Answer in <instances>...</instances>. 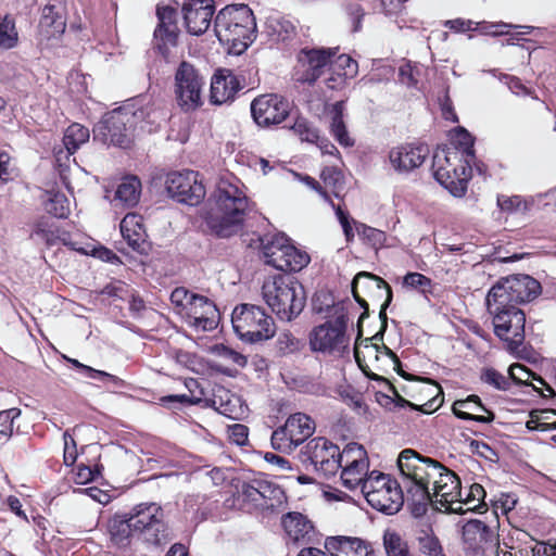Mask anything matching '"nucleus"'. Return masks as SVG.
<instances>
[{"label": "nucleus", "mask_w": 556, "mask_h": 556, "mask_svg": "<svg viewBox=\"0 0 556 556\" xmlns=\"http://www.w3.org/2000/svg\"><path fill=\"white\" fill-rule=\"evenodd\" d=\"M315 431L314 420L306 414L295 413L271 434V446L280 452H292Z\"/></svg>", "instance_id": "nucleus-14"}, {"label": "nucleus", "mask_w": 556, "mask_h": 556, "mask_svg": "<svg viewBox=\"0 0 556 556\" xmlns=\"http://www.w3.org/2000/svg\"><path fill=\"white\" fill-rule=\"evenodd\" d=\"M433 492H429V498L422 501L416 492L409 493L414 501L412 509L413 515L419 517L426 511V504L429 502L434 510L450 514L452 513V486L448 483H442L441 480H434Z\"/></svg>", "instance_id": "nucleus-28"}, {"label": "nucleus", "mask_w": 556, "mask_h": 556, "mask_svg": "<svg viewBox=\"0 0 556 556\" xmlns=\"http://www.w3.org/2000/svg\"><path fill=\"white\" fill-rule=\"evenodd\" d=\"M403 287L426 293L431 287V280L420 273H408L403 278Z\"/></svg>", "instance_id": "nucleus-57"}, {"label": "nucleus", "mask_w": 556, "mask_h": 556, "mask_svg": "<svg viewBox=\"0 0 556 556\" xmlns=\"http://www.w3.org/2000/svg\"><path fill=\"white\" fill-rule=\"evenodd\" d=\"M256 485L261 497L257 509H275L286 502L285 492L279 485L264 479H261L260 484Z\"/></svg>", "instance_id": "nucleus-37"}, {"label": "nucleus", "mask_w": 556, "mask_h": 556, "mask_svg": "<svg viewBox=\"0 0 556 556\" xmlns=\"http://www.w3.org/2000/svg\"><path fill=\"white\" fill-rule=\"evenodd\" d=\"M21 415L18 408L0 412V442L8 441L13 433V422Z\"/></svg>", "instance_id": "nucleus-51"}, {"label": "nucleus", "mask_w": 556, "mask_h": 556, "mask_svg": "<svg viewBox=\"0 0 556 556\" xmlns=\"http://www.w3.org/2000/svg\"><path fill=\"white\" fill-rule=\"evenodd\" d=\"M355 230L357 235L368 244L374 248L382 247L386 241V235L383 231L367 226L363 223H355Z\"/></svg>", "instance_id": "nucleus-47"}, {"label": "nucleus", "mask_w": 556, "mask_h": 556, "mask_svg": "<svg viewBox=\"0 0 556 556\" xmlns=\"http://www.w3.org/2000/svg\"><path fill=\"white\" fill-rule=\"evenodd\" d=\"M341 178V173L334 167H325L320 174V179L327 188L336 189Z\"/></svg>", "instance_id": "nucleus-64"}, {"label": "nucleus", "mask_w": 556, "mask_h": 556, "mask_svg": "<svg viewBox=\"0 0 556 556\" xmlns=\"http://www.w3.org/2000/svg\"><path fill=\"white\" fill-rule=\"evenodd\" d=\"M513 28H522L525 31L518 33L514 35L510 39H508V45L510 46L507 55L511 59L517 60L516 66H526L530 64L532 59L540 56L544 51L541 48L533 49L532 51L523 45L515 43L513 40H520L521 35L529 34L530 26H517L509 23L504 22H478L475 26L476 31L481 35L489 36H503L508 35L510 29Z\"/></svg>", "instance_id": "nucleus-15"}, {"label": "nucleus", "mask_w": 556, "mask_h": 556, "mask_svg": "<svg viewBox=\"0 0 556 556\" xmlns=\"http://www.w3.org/2000/svg\"><path fill=\"white\" fill-rule=\"evenodd\" d=\"M46 210L54 217L65 218L70 214V202L63 193H52L46 203Z\"/></svg>", "instance_id": "nucleus-46"}, {"label": "nucleus", "mask_w": 556, "mask_h": 556, "mask_svg": "<svg viewBox=\"0 0 556 556\" xmlns=\"http://www.w3.org/2000/svg\"><path fill=\"white\" fill-rule=\"evenodd\" d=\"M348 316L344 307L336 308V318L315 327L309 333V345L315 352L333 353L344 350L348 345L345 334Z\"/></svg>", "instance_id": "nucleus-13"}, {"label": "nucleus", "mask_w": 556, "mask_h": 556, "mask_svg": "<svg viewBox=\"0 0 556 556\" xmlns=\"http://www.w3.org/2000/svg\"><path fill=\"white\" fill-rule=\"evenodd\" d=\"M89 137L90 132L87 127L78 123L70 125L63 136V143L67 154L71 155L75 153L80 148V146L89 140Z\"/></svg>", "instance_id": "nucleus-44"}, {"label": "nucleus", "mask_w": 556, "mask_h": 556, "mask_svg": "<svg viewBox=\"0 0 556 556\" xmlns=\"http://www.w3.org/2000/svg\"><path fill=\"white\" fill-rule=\"evenodd\" d=\"M123 238L134 250H139L146 243V229L141 216L129 213L121 222Z\"/></svg>", "instance_id": "nucleus-34"}, {"label": "nucleus", "mask_w": 556, "mask_h": 556, "mask_svg": "<svg viewBox=\"0 0 556 556\" xmlns=\"http://www.w3.org/2000/svg\"><path fill=\"white\" fill-rule=\"evenodd\" d=\"M30 238L37 242L53 245L58 239L55 229L46 222H39L35 225Z\"/></svg>", "instance_id": "nucleus-50"}, {"label": "nucleus", "mask_w": 556, "mask_h": 556, "mask_svg": "<svg viewBox=\"0 0 556 556\" xmlns=\"http://www.w3.org/2000/svg\"><path fill=\"white\" fill-rule=\"evenodd\" d=\"M186 28L191 35H202L207 30L214 15L212 0H188L182 5Z\"/></svg>", "instance_id": "nucleus-25"}, {"label": "nucleus", "mask_w": 556, "mask_h": 556, "mask_svg": "<svg viewBox=\"0 0 556 556\" xmlns=\"http://www.w3.org/2000/svg\"><path fill=\"white\" fill-rule=\"evenodd\" d=\"M157 25L153 33L154 64L156 67H170L173 70H195V58L179 45V27L177 24V10L169 5H157Z\"/></svg>", "instance_id": "nucleus-3"}, {"label": "nucleus", "mask_w": 556, "mask_h": 556, "mask_svg": "<svg viewBox=\"0 0 556 556\" xmlns=\"http://www.w3.org/2000/svg\"><path fill=\"white\" fill-rule=\"evenodd\" d=\"M533 372L521 364H514L508 369L509 381L514 380L520 384H531L534 390L539 391L538 387L530 382Z\"/></svg>", "instance_id": "nucleus-58"}, {"label": "nucleus", "mask_w": 556, "mask_h": 556, "mask_svg": "<svg viewBox=\"0 0 556 556\" xmlns=\"http://www.w3.org/2000/svg\"><path fill=\"white\" fill-rule=\"evenodd\" d=\"M454 515L465 514L467 511H477L480 508H484L483 502L485 497V491L479 483H472L466 491L465 497H462V482L459 477L454 472Z\"/></svg>", "instance_id": "nucleus-29"}, {"label": "nucleus", "mask_w": 556, "mask_h": 556, "mask_svg": "<svg viewBox=\"0 0 556 556\" xmlns=\"http://www.w3.org/2000/svg\"><path fill=\"white\" fill-rule=\"evenodd\" d=\"M498 80L505 84L508 89L517 96H527L531 93L530 87L523 84L520 78L503 72H498Z\"/></svg>", "instance_id": "nucleus-56"}, {"label": "nucleus", "mask_w": 556, "mask_h": 556, "mask_svg": "<svg viewBox=\"0 0 556 556\" xmlns=\"http://www.w3.org/2000/svg\"><path fill=\"white\" fill-rule=\"evenodd\" d=\"M447 39H448V33L445 31V30H432L430 36L428 37V41H429V48L430 49H433L434 51L432 52L433 55L438 54L441 56V60L443 61H447L448 60V56L444 55L443 54V51L445 50L446 52H448V42H447Z\"/></svg>", "instance_id": "nucleus-52"}, {"label": "nucleus", "mask_w": 556, "mask_h": 556, "mask_svg": "<svg viewBox=\"0 0 556 556\" xmlns=\"http://www.w3.org/2000/svg\"><path fill=\"white\" fill-rule=\"evenodd\" d=\"M345 105L343 101H338L331 106V123L330 130L336 140L344 146L352 147L354 140L349 136L345 123L343 121Z\"/></svg>", "instance_id": "nucleus-40"}, {"label": "nucleus", "mask_w": 556, "mask_h": 556, "mask_svg": "<svg viewBox=\"0 0 556 556\" xmlns=\"http://www.w3.org/2000/svg\"><path fill=\"white\" fill-rule=\"evenodd\" d=\"M141 193V182L135 176L126 177L117 186L115 200L125 206H134L139 202Z\"/></svg>", "instance_id": "nucleus-43"}, {"label": "nucleus", "mask_w": 556, "mask_h": 556, "mask_svg": "<svg viewBox=\"0 0 556 556\" xmlns=\"http://www.w3.org/2000/svg\"><path fill=\"white\" fill-rule=\"evenodd\" d=\"M367 503L387 515L397 513L404 503L400 484L390 476L372 470L363 484L362 492Z\"/></svg>", "instance_id": "nucleus-9"}, {"label": "nucleus", "mask_w": 556, "mask_h": 556, "mask_svg": "<svg viewBox=\"0 0 556 556\" xmlns=\"http://www.w3.org/2000/svg\"><path fill=\"white\" fill-rule=\"evenodd\" d=\"M338 50V48H303L298 53L296 60L299 65L306 70H321L330 63Z\"/></svg>", "instance_id": "nucleus-33"}, {"label": "nucleus", "mask_w": 556, "mask_h": 556, "mask_svg": "<svg viewBox=\"0 0 556 556\" xmlns=\"http://www.w3.org/2000/svg\"><path fill=\"white\" fill-rule=\"evenodd\" d=\"M217 352L220 357L233 363L239 367H244L247 365V357L228 346L220 345L217 348Z\"/></svg>", "instance_id": "nucleus-63"}, {"label": "nucleus", "mask_w": 556, "mask_h": 556, "mask_svg": "<svg viewBox=\"0 0 556 556\" xmlns=\"http://www.w3.org/2000/svg\"><path fill=\"white\" fill-rule=\"evenodd\" d=\"M292 129L303 141L317 142L319 139L318 132L312 128L304 118H298Z\"/></svg>", "instance_id": "nucleus-60"}, {"label": "nucleus", "mask_w": 556, "mask_h": 556, "mask_svg": "<svg viewBox=\"0 0 556 556\" xmlns=\"http://www.w3.org/2000/svg\"><path fill=\"white\" fill-rule=\"evenodd\" d=\"M251 115L262 128L281 124L290 115V103L277 93H265L252 100Z\"/></svg>", "instance_id": "nucleus-18"}, {"label": "nucleus", "mask_w": 556, "mask_h": 556, "mask_svg": "<svg viewBox=\"0 0 556 556\" xmlns=\"http://www.w3.org/2000/svg\"><path fill=\"white\" fill-rule=\"evenodd\" d=\"M204 84L198 72H176L174 93L184 112H193L202 106Z\"/></svg>", "instance_id": "nucleus-20"}, {"label": "nucleus", "mask_w": 556, "mask_h": 556, "mask_svg": "<svg viewBox=\"0 0 556 556\" xmlns=\"http://www.w3.org/2000/svg\"><path fill=\"white\" fill-rule=\"evenodd\" d=\"M382 342L383 341H375L371 337L363 340L359 344L356 343L354 356L358 367L369 379L386 382L389 390L394 395L397 406L416 408L410 402L402 397L387 379L378 374H386L391 368L403 375L400 369L401 363L399 357Z\"/></svg>", "instance_id": "nucleus-4"}, {"label": "nucleus", "mask_w": 556, "mask_h": 556, "mask_svg": "<svg viewBox=\"0 0 556 556\" xmlns=\"http://www.w3.org/2000/svg\"><path fill=\"white\" fill-rule=\"evenodd\" d=\"M341 454L339 447L325 438H315L305 446V455L315 470L326 478L337 473L341 466Z\"/></svg>", "instance_id": "nucleus-19"}, {"label": "nucleus", "mask_w": 556, "mask_h": 556, "mask_svg": "<svg viewBox=\"0 0 556 556\" xmlns=\"http://www.w3.org/2000/svg\"><path fill=\"white\" fill-rule=\"evenodd\" d=\"M397 467L406 481L407 493L416 492L420 500L429 498V482L432 479L447 483L450 470L439 462L424 457L412 448L403 450L397 457Z\"/></svg>", "instance_id": "nucleus-7"}, {"label": "nucleus", "mask_w": 556, "mask_h": 556, "mask_svg": "<svg viewBox=\"0 0 556 556\" xmlns=\"http://www.w3.org/2000/svg\"><path fill=\"white\" fill-rule=\"evenodd\" d=\"M262 250L265 263L281 271H300L309 263L308 254L282 235L263 240Z\"/></svg>", "instance_id": "nucleus-12"}, {"label": "nucleus", "mask_w": 556, "mask_h": 556, "mask_svg": "<svg viewBox=\"0 0 556 556\" xmlns=\"http://www.w3.org/2000/svg\"><path fill=\"white\" fill-rule=\"evenodd\" d=\"M163 517V509L155 503L141 504L129 516L135 532L147 533L146 540L154 544H160L165 539Z\"/></svg>", "instance_id": "nucleus-21"}, {"label": "nucleus", "mask_w": 556, "mask_h": 556, "mask_svg": "<svg viewBox=\"0 0 556 556\" xmlns=\"http://www.w3.org/2000/svg\"><path fill=\"white\" fill-rule=\"evenodd\" d=\"M384 301L380 305L379 319L381 321L380 330L372 336L375 341H383V336L388 327V317H387V308L392 301V290H387V295L383 296Z\"/></svg>", "instance_id": "nucleus-62"}, {"label": "nucleus", "mask_w": 556, "mask_h": 556, "mask_svg": "<svg viewBox=\"0 0 556 556\" xmlns=\"http://www.w3.org/2000/svg\"><path fill=\"white\" fill-rule=\"evenodd\" d=\"M383 545L388 556H409L407 544L393 530L388 529L384 531Z\"/></svg>", "instance_id": "nucleus-45"}, {"label": "nucleus", "mask_w": 556, "mask_h": 556, "mask_svg": "<svg viewBox=\"0 0 556 556\" xmlns=\"http://www.w3.org/2000/svg\"><path fill=\"white\" fill-rule=\"evenodd\" d=\"M387 290L391 287L380 277L367 273H358L352 281V293L356 302L364 308L358 323L368 315V303L365 296L369 299H381L387 295Z\"/></svg>", "instance_id": "nucleus-23"}, {"label": "nucleus", "mask_w": 556, "mask_h": 556, "mask_svg": "<svg viewBox=\"0 0 556 556\" xmlns=\"http://www.w3.org/2000/svg\"><path fill=\"white\" fill-rule=\"evenodd\" d=\"M197 295L198 294L191 293L185 288H176L170 294V302L176 307L177 313L182 317Z\"/></svg>", "instance_id": "nucleus-53"}, {"label": "nucleus", "mask_w": 556, "mask_h": 556, "mask_svg": "<svg viewBox=\"0 0 556 556\" xmlns=\"http://www.w3.org/2000/svg\"><path fill=\"white\" fill-rule=\"evenodd\" d=\"M454 417L489 424L493 421L494 414L482 405L479 396L469 395L465 400L454 401Z\"/></svg>", "instance_id": "nucleus-32"}, {"label": "nucleus", "mask_w": 556, "mask_h": 556, "mask_svg": "<svg viewBox=\"0 0 556 556\" xmlns=\"http://www.w3.org/2000/svg\"><path fill=\"white\" fill-rule=\"evenodd\" d=\"M341 480L342 484L349 490H355L363 484L369 476V460L365 448L357 444L351 443L345 446L341 454Z\"/></svg>", "instance_id": "nucleus-17"}, {"label": "nucleus", "mask_w": 556, "mask_h": 556, "mask_svg": "<svg viewBox=\"0 0 556 556\" xmlns=\"http://www.w3.org/2000/svg\"><path fill=\"white\" fill-rule=\"evenodd\" d=\"M182 318L195 330L210 331L217 327L219 312L211 300L203 295H197Z\"/></svg>", "instance_id": "nucleus-24"}, {"label": "nucleus", "mask_w": 556, "mask_h": 556, "mask_svg": "<svg viewBox=\"0 0 556 556\" xmlns=\"http://www.w3.org/2000/svg\"><path fill=\"white\" fill-rule=\"evenodd\" d=\"M207 401L216 412L230 419H239L243 414L240 397L223 386L214 387L212 397Z\"/></svg>", "instance_id": "nucleus-31"}, {"label": "nucleus", "mask_w": 556, "mask_h": 556, "mask_svg": "<svg viewBox=\"0 0 556 556\" xmlns=\"http://www.w3.org/2000/svg\"><path fill=\"white\" fill-rule=\"evenodd\" d=\"M541 285L528 275L502 278L488 292L485 304L494 333L516 351L525 341L526 315L518 305L535 299Z\"/></svg>", "instance_id": "nucleus-1"}, {"label": "nucleus", "mask_w": 556, "mask_h": 556, "mask_svg": "<svg viewBox=\"0 0 556 556\" xmlns=\"http://www.w3.org/2000/svg\"><path fill=\"white\" fill-rule=\"evenodd\" d=\"M243 84L233 72H216L211 78L210 102L213 105H223L235 101Z\"/></svg>", "instance_id": "nucleus-26"}, {"label": "nucleus", "mask_w": 556, "mask_h": 556, "mask_svg": "<svg viewBox=\"0 0 556 556\" xmlns=\"http://www.w3.org/2000/svg\"><path fill=\"white\" fill-rule=\"evenodd\" d=\"M397 467L406 481L407 493L416 492L420 500L429 498V482L432 479L447 483L450 470L439 462L424 457L412 448L403 450L397 457Z\"/></svg>", "instance_id": "nucleus-6"}, {"label": "nucleus", "mask_w": 556, "mask_h": 556, "mask_svg": "<svg viewBox=\"0 0 556 556\" xmlns=\"http://www.w3.org/2000/svg\"><path fill=\"white\" fill-rule=\"evenodd\" d=\"M261 479H253L250 482H243L239 489V498L249 506V508H256L260 497L258 486Z\"/></svg>", "instance_id": "nucleus-48"}, {"label": "nucleus", "mask_w": 556, "mask_h": 556, "mask_svg": "<svg viewBox=\"0 0 556 556\" xmlns=\"http://www.w3.org/2000/svg\"><path fill=\"white\" fill-rule=\"evenodd\" d=\"M336 216L342 227L346 242H352L355 237L352 225L355 226L357 222L352 219L349 213L344 212L341 206L336 207Z\"/></svg>", "instance_id": "nucleus-61"}, {"label": "nucleus", "mask_w": 556, "mask_h": 556, "mask_svg": "<svg viewBox=\"0 0 556 556\" xmlns=\"http://www.w3.org/2000/svg\"><path fill=\"white\" fill-rule=\"evenodd\" d=\"M419 549L429 556H439L441 546L438 539L432 534L431 529L420 530L418 536Z\"/></svg>", "instance_id": "nucleus-49"}, {"label": "nucleus", "mask_w": 556, "mask_h": 556, "mask_svg": "<svg viewBox=\"0 0 556 556\" xmlns=\"http://www.w3.org/2000/svg\"><path fill=\"white\" fill-rule=\"evenodd\" d=\"M165 188L170 198L191 206L198 205L205 197V188L193 170L169 173Z\"/></svg>", "instance_id": "nucleus-16"}, {"label": "nucleus", "mask_w": 556, "mask_h": 556, "mask_svg": "<svg viewBox=\"0 0 556 556\" xmlns=\"http://www.w3.org/2000/svg\"><path fill=\"white\" fill-rule=\"evenodd\" d=\"M265 31L273 42H288L295 37V26L288 20L270 16L265 24Z\"/></svg>", "instance_id": "nucleus-39"}, {"label": "nucleus", "mask_w": 556, "mask_h": 556, "mask_svg": "<svg viewBox=\"0 0 556 556\" xmlns=\"http://www.w3.org/2000/svg\"><path fill=\"white\" fill-rule=\"evenodd\" d=\"M448 155L450 151L447 146H442L437 149L432 160V175L439 185L452 192V165Z\"/></svg>", "instance_id": "nucleus-35"}, {"label": "nucleus", "mask_w": 556, "mask_h": 556, "mask_svg": "<svg viewBox=\"0 0 556 556\" xmlns=\"http://www.w3.org/2000/svg\"><path fill=\"white\" fill-rule=\"evenodd\" d=\"M327 548H334V556H371L369 545L357 538H332L326 543Z\"/></svg>", "instance_id": "nucleus-36"}, {"label": "nucleus", "mask_w": 556, "mask_h": 556, "mask_svg": "<svg viewBox=\"0 0 556 556\" xmlns=\"http://www.w3.org/2000/svg\"><path fill=\"white\" fill-rule=\"evenodd\" d=\"M249 210L250 201L243 185L223 178L211 197L205 222L213 233L228 238L242 229Z\"/></svg>", "instance_id": "nucleus-2"}, {"label": "nucleus", "mask_w": 556, "mask_h": 556, "mask_svg": "<svg viewBox=\"0 0 556 556\" xmlns=\"http://www.w3.org/2000/svg\"><path fill=\"white\" fill-rule=\"evenodd\" d=\"M108 532L111 541L121 547L130 543V538L135 532L131 520L126 516H114L108 521Z\"/></svg>", "instance_id": "nucleus-38"}, {"label": "nucleus", "mask_w": 556, "mask_h": 556, "mask_svg": "<svg viewBox=\"0 0 556 556\" xmlns=\"http://www.w3.org/2000/svg\"><path fill=\"white\" fill-rule=\"evenodd\" d=\"M277 348L283 354H290L301 349V341L291 332L283 331L277 338Z\"/></svg>", "instance_id": "nucleus-59"}, {"label": "nucleus", "mask_w": 556, "mask_h": 556, "mask_svg": "<svg viewBox=\"0 0 556 556\" xmlns=\"http://www.w3.org/2000/svg\"><path fill=\"white\" fill-rule=\"evenodd\" d=\"M255 27L253 12L244 4L224 8L216 15L214 23L218 40L228 46L229 53L236 55L248 49Z\"/></svg>", "instance_id": "nucleus-5"}, {"label": "nucleus", "mask_w": 556, "mask_h": 556, "mask_svg": "<svg viewBox=\"0 0 556 556\" xmlns=\"http://www.w3.org/2000/svg\"><path fill=\"white\" fill-rule=\"evenodd\" d=\"M282 526L289 538L299 541L313 530L312 522L300 513H288L282 518Z\"/></svg>", "instance_id": "nucleus-41"}, {"label": "nucleus", "mask_w": 556, "mask_h": 556, "mask_svg": "<svg viewBox=\"0 0 556 556\" xmlns=\"http://www.w3.org/2000/svg\"><path fill=\"white\" fill-rule=\"evenodd\" d=\"M481 379L486 384L494 387L497 390L506 391L510 388L509 377L504 376L493 368H486L481 376Z\"/></svg>", "instance_id": "nucleus-54"}, {"label": "nucleus", "mask_w": 556, "mask_h": 556, "mask_svg": "<svg viewBox=\"0 0 556 556\" xmlns=\"http://www.w3.org/2000/svg\"><path fill=\"white\" fill-rule=\"evenodd\" d=\"M429 153L426 144L406 143L393 148L389 153V160L395 170L410 172L422 165Z\"/></svg>", "instance_id": "nucleus-27"}, {"label": "nucleus", "mask_w": 556, "mask_h": 556, "mask_svg": "<svg viewBox=\"0 0 556 556\" xmlns=\"http://www.w3.org/2000/svg\"><path fill=\"white\" fill-rule=\"evenodd\" d=\"M235 332L248 342L268 340L275 334V323L265 311L253 304L237 306L231 315Z\"/></svg>", "instance_id": "nucleus-10"}, {"label": "nucleus", "mask_w": 556, "mask_h": 556, "mask_svg": "<svg viewBox=\"0 0 556 556\" xmlns=\"http://www.w3.org/2000/svg\"><path fill=\"white\" fill-rule=\"evenodd\" d=\"M497 205L502 211L508 213L526 212L528 210L527 202L520 195H500L497 197Z\"/></svg>", "instance_id": "nucleus-55"}, {"label": "nucleus", "mask_w": 556, "mask_h": 556, "mask_svg": "<svg viewBox=\"0 0 556 556\" xmlns=\"http://www.w3.org/2000/svg\"><path fill=\"white\" fill-rule=\"evenodd\" d=\"M134 118V113L123 109L109 113L101 126L105 141L119 148H129L132 142Z\"/></svg>", "instance_id": "nucleus-22"}, {"label": "nucleus", "mask_w": 556, "mask_h": 556, "mask_svg": "<svg viewBox=\"0 0 556 556\" xmlns=\"http://www.w3.org/2000/svg\"><path fill=\"white\" fill-rule=\"evenodd\" d=\"M475 137L463 126L454 127V150L460 152L459 168H454L457 185L454 182V198L465 195L467 184L471 179L473 167L479 175H485L486 166L478 162L473 149Z\"/></svg>", "instance_id": "nucleus-11"}, {"label": "nucleus", "mask_w": 556, "mask_h": 556, "mask_svg": "<svg viewBox=\"0 0 556 556\" xmlns=\"http://www.w3.org/2000/svg\"><path fill=\"white\" fill-rule=\"evenodd\" d=\"M262 296L270 309L281 319L290 321L305 306L303 286L293 277L275 275L262 285Z\"/></svg>", "instance_id": "nucleus-8"}, {"label": "nucleus", "mask_w": 556, "mask_h": 556, "mask_svg": "<svg viewBox=\"0 0 556 556\" xmlns=\"http://www.w3.org/2000/svg\"><path fill=\"white\" fill-rule=\"evenodd\" d=\"M489 533V528L480 520L469 519L463 526L462 544L466 556H484L482 542Z\"/></svg>", "instance_id": "nucleus-30"}, {"label": "nucleus", "mask_w": 556, "mask_h": 556, "mask_svg": "<svg viewBox=\"0 0 556 556\" xmlns=\"http://www.w3.org/2000/svg\"><path fill=\"white\" fill-rule=\"evenodd\" d=\"M39 25L40 28L45 30L49 37L63 34L66 26L63 15L53 4H47L42 9V15Z\"/></svg>", "instance_id": "nucleus-42"}]
</instances>
